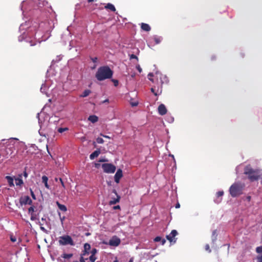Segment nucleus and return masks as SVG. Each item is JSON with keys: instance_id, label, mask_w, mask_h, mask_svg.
Here are the masks:
<instances>
[{"instance_id": "9d476101", "label": "nucleus", "mask_w": 262, "mask_h": 262, "mask_svg": "<svg viewBox=\"0 0 262 262\" xmlns=\"http://www.w3.org/2000/svg\"><path fill=\"white\" fill-rule=\"evenodd\" d=\"M151 92L154 94L155 96H157L161 94L162 93V84L160 86H157V89H156V86H154V87L151 88Z\"/></svg>"}, {"instance_id": "a19ab883", "label": "nucleus", "mask_w": 262, "mask_h": 262, "mask_svg": "<svg viewBox=\"0 0 262 262\" xmlns=\"http://www.w3.org/2000/svg\"><path fill=\"white\" fill-rule=\"evenodd\" d=\"M136 69H137V70L140 72L141 73L142 72V69L140 67V66L139 65H137L136 66Z\"/></svg>"}, {"instance_id": "c85d7f7f", "label": "nucleus", "mask_w": 262, "mask_h": 262, "mask_svg": "<svg viewBox=\"0 0 262 262\" xmlns=\"http://www.w3.org/2000/svg\"><path fill=\"white\" fill-rule=\"evenodd\" d=\"M96 141L99 144H102L104 143V140L102 138L98 137L96 139Z\"/></svg>"}, {"instance_id": "4c0bfd02", "label": "nucleus", "mask_w": 262, "mask_h": 262, "mask_svg": "<svg viewBox=\"0 0 262 262\" xmlns=\"http://www.w3.org/2000/svg\"><path fill=\"white\" fill-rule=\"evenodd\" d=\"M91 59L94 63L97 62L98 61L97 57H91Z\"/></svg>"}, {"instance_id": "09e8293b", "label": "nucleus", "mask_w": 262, "mask_h": 262, "mask_svg": "<svg viewBox=\"0 0 262 262\" xmlns=\"http://www.w3.org/2000/svg\"><path fill=\"white\" fill-rule=\"evenodd\" d=\"M101 136H103V137L105 138H108L110 139V137L108 136H106V135H102V134H100Z\"/></svg>"}, {"instance_id": "37998d69", "label": "nucleus", "mask_w": 262, "mask_h": 262, "mask_svg": "<svg viewBox=\"0 0 262 262\" xmlns=\"http://www.w3.org/2000/svg\"><path fill=\"white\" fill-rule=\"evenodd\" d=\"M59 180H60V182L61 183V184L63 188H64L65 187V185H64V182L62 181V179L61 178H59Z\"/></svg>"}, {"instance_id": "cd10ccee", "label": "nucleus", "mask_w": 262, "mask_h": 262, "mask_svg": "<svg viewBox=\"0 0 262 262\" xmlns=\"http://www.w3.org/2000/svg\"><path fill=\"white\" fill-rule=\"evenodd\" d=\"M154 39L156 42V44H158L161 42V38L160 37L155 36L154 38Z\"/></svg>"}, {"instance_id": "ddd939ff", "label": "nucleus", "mask_w": 262, "mask_h": 262, "mask_svg": "<svg viewBox=\"0 0 262 262\" xmlns=\"http://www.w3.org/2000/svg\"><path fill=\"white\" fill-rule=\"evenodd\" d=\"M22 174H19L18 177L15 179V184L16 186H21V185L24 184V182L21 179Z\"/></svg>"}, {"instance_id": "052dcab7", "label": "nucleus", "mask_w": 262, "mask_h": 262, "mask_svg": "<svg viewBox=\"0 0 262 262\" xmlns=\"http://www.w3.org/2000/svg\"><path fill=\"white\" fill-rule=\"evenodd\" d=\"M225 246H229V244H226V245H224Z\"/></svg>"}, {"instance_id": "4be33fe9", "label": "nucleus", "mask_w": 262, "mask_h": 262, "mask_svg": "<svg viewBox=\"0 0 262 262\" xmlns=\"http://www.w3.org/2000/svg\"><path fill=\"white\" fill-rule=\"evenodd\" d=\"M105 8L106 9H110V10H111L113 12H115L116 11V8H115V6L111 3H108L105 6Z\"/></svg>"}, {"instance_id": "f704fd0d", "label": "nucleus", "mask_w": 262, "mask_h": 262, "mask_svg": "<svg viewBox=\"0 0 262 262\" xmlns=\"http://www.w3.org/2000/svg\"><path fill=\"white\" fill-rule=\"evenodd\" d=\"M130 59H137V60H138V58L137 57V56L134 54H131L130 55Z\"/></svg>"}, {"instance_id": "39448f33", "label": "nucleus", "mask_w": 262, "mask_h": 262, "mask_svg": "<svg viewBox=\"0 0 262 262\" xmlns=\"http://www.w3.org/2000/svg\"><path fill=\"white\" fill-rule=\"evenodd\" d=\"M102 168L103 171L107 173H113L115 172L116 167L115 165L111 163L102 164Z\"/></svg>"}, {"instance_id": "412c9836", "label": "nucleus", "mask_w": 262, "mask_h": 262, "mask_svg": "<svg viewBox=\"0 0 262 262\" xmlns=\"http://www.w3.org/2000/svg\"><path fill=\"white\" fill-rule=\"evenodd\" d=\"M154 241L155 242H161L162 245H164L166 242V240L164 238H162L160 236H157L154 239Z\"/></svg>"}, {"instance_id": "0e129e2a", "label": "nucleus", "mask_w": 262, "mask_h": 262, "mask_svg": "<svg viewBox=\"0 0 262 262\" xmlns=\"http://www.w3.org/2000/svg\"><path fill=\"white\" fill-rule=\"evenodd\" d=\"M261 184H262V177H261Z\"/></svg>"}, {"instance_id": "72a5a7b5", "label": "nucleus", "mask_w": 262, "mask_h": 262, "mask_svg": "<svg viewBox=\"0 0 262 262\" xmlns=\"http://www.w3.org/2000/svg\"><path fill=\"white\" fill-rule=\"evenodd\" d=\"M90 252H91V254L95 255L96 254V253L97 252V250L96 249L93 248L92 249V250Z\"/></svg>"}, {"instance_id": "7c9ffc66", "label": "nucleus", "mask_w": 262, "mask_h": 262, "mask_svg": "<svg viewBox=\"0 0 262 262\" xmlns=\"http://www.w3.org/2000/svg\"><path fill=\"white\" fill-rule=\"evenodd\" d=\"M256 251L258 253H262V247H257Z\"/></svg>"}, {"instance_id": "dca6fc26", "label": "nucleus", "mask_w": 262, "mask_h": 262, "mask_svg": "<svg viewBox=\"0 0 262 262\" xmlns=\"http://www.w3.org/2000/svg\"><path fill=\"white\" fill-rule=\"evenodd\" d=\"M223 194H224L223 191H219L216 192V197L217 198V199L216 200V203H219L221 202L222 198H220L222 197L223 195Z\"/></svg>"}, {"instance_id": "a878e982", "label": "nucleus", "mask_w": 262, "mask_h": 262, "mask_svg": "<svg viewBox=\"0 0 262 262\" xmlns=\"http://www.w3.org/2000/svg\"><path fill=\"white\" fill-rule=\"evenodd\" d=\"M97 257L95 256V255H92L90 256L89 259L91 261V262H95L96 260Z\"/></svg>"}, {"instance_id": "aec40b11", "label": "nucleus", "mask_w": 262, "mask_h": 262, "mask_svg": "<svg viewBox=\"0 0 262 262\" xmlns=\"http://www.w3.org/2000/svg\"><path fill=\"white\" fill-rule=\"evenodd\" d=\"M48 178L46 176H43L42 177V182L44 183L45 187L49 189V185L48 184Z\"/></svg>"}, {"instance_id": "e2e57ef3", "label": "nucleus", "mask_w": 262, "mask_h": 262, "mask_svg": "<svg viewBox=\"0 0 262 262\" xmlns=\"http://www.w3.org/2000/svg\"><path fill=\"white\" fill-rule=\"evenodd\" d=\"M96 68V66H94L92 69H95Z\"/></svg>"}, {"instance_id": "4468645a", "label": "nucleus", "mask_w": 262, "mask_h": 262, "mask_svg": "<svg viewBox=\"0 0 262 262\" xmlns=\"http://www.w3.org/2000/svg\"><path fill=\"white\" fill-rule=\"evenodd\" d=\"M100 154V149H97L95 151H94L93 153H92L90 156V158L91 160L94 159V158L97 157Z\"/></svg>"}, {"instance_id": "f3484780", "label": "nucleus", "mask_w": 262, "mask_h": 262, "mask_svg": "<svg viewBox=\"0 0 262 262\" xmlns=\"http://www.w3.org/2000/svg\"><path fill=\"white\" fill-rule=\"evenodd\" d=\"M56 205H57L58 208L63 212H66L67 211V207L64 205L61 204L59 203V202H56Z\"/></svg>"}, {"instance_id": "473e14b6", "label": "nucleus", "mask_w": 262, "mask_h": 262, "mask_svg": "<svg viewBox=\"0 0 262 262\" xmlns=\"http://www.w3.org/2000/svg\"><path fill=\"white\" fill-rule=\"evenodd\" d=\"M257 262H262V254L261 255H258L256 257Z\"/></svg>"}, {"instance_id": "3c124183", "label": "nucleus", "mask_w": 262, "mask_h": 262, "mask_svg": "<svg viewBox=\"0 0 262 262\" xmlns=\"http://www.w3.org/2000/svg\"><path fill=\"white\" fill-rule=\"evenodd\" d=\"M180 204H179V203H177V204L176 205V208H180Z\"/></svg>"}, {"instance_id": "c03bdc74", "label": "nucleus", "mask_w": 262, "mask_h": 262, "mask_svg": "<svg viewBox=\"0 0 262 262\" xmlns=\"http://www.w3.org/2000/svg\"><path fill=\"white\" fill-rule=\"evenodd\" d=\"M108 160L106 159H101L99 160V162H107Z\"/></svg>"}, {"instance_id": "6ab92c4d", "label": "nucleus", "mask_w": 262, "mask_h": 262, "mask_svg": "<svg viewBox=\"0 0 262 262\" xmlns=\"http://www.w3.org/2000/svg\"><path fill=\"white\" fill-rule=\"evenodd\" d=\"M88 120L92 123H95L98 121V117L95 115H91L89 117Z\"/></svg>"}, {"instance_id": "20e7f679", "label": "nucleus", "mask_w": 262, "mask_h": 262, "mask_svg": "<svg viewBox=\"0 0 262 262\" xmlns=\"http://www.w3.org/2000/svg\"><path fill=\"white\" fill-rule=\"evenodd\" d=\"M59 243L62 245H70L73 246L74 245L72 238L69 235H63L59 237Z\"/></svg>"}, {"instance_id": "0eeeda50", "label": "nucleus", "mask_w": 262, "mask_h": 262, "mask_svg": "<svg viewBox=\"0 0 262 262\" xmlns=\"http://www.w3.org/2000/svg\"><path fill=\"white\" fill-rule=\"evenodd\" d=\"M113 192L115 194L117 198H112L111 200L110 201L108 204L110 205H113L117 204V203H119L120 202L121 197L120 195H119L117 192V191L115 189H113Z\"/></svg>"}, {"instance_id": "a18cd8bd", "label": "nucleus", "mask_w": 262, "mask_h": 262, "mask_svg": "<svg viewBox=\"0 0 262 262\" xmlns=\"http://www.w3.org/2000/svg\"><path fill=\"white\" fill-rule=\"evenodd\" d=\"M114 210L120 209V206L119 205L115 206L113 207Z\"/></svg>"}, {"instance_id": "7ed1b4c3", "label": "nucleus", "mask_w": 262, "mask_h": 262, "mask_svg": "<svg viewBox=\"0 0 262 262\" xmlns=\"http://www.w3.org/2000/svg\"><path fill=\"white\" fill-rule=\"evenodd\" d=\"M244 173L248 176L251 182L257 180L260 177L259 170L257 169L252 168L250 165L245 167Z\"/></svg>"}, {"instance_id": "8fccbe9b", "label": "nucleus", "mask_w": 262, "mask_h": 262, "mask_svg": "<svg viewBox=\"0 0 262 262\" xmlns=\"http://www.w3.org/2000/svg\"><path fill=\"white\" fill-rule=\"evenodd\" d=\"M209 248H210V247H206V248H205V250L206 251H208L209 252H210L211 251Z\"/></svg>"}, {"instance_id": "680f3d73", "label": "nucleus", "mask_w": 262, "mask_h": 262, "mask_svg": "<svg viewBox=\"0 0 262 262\" xmlns=\"http://www.w3.org/2000/svg\"><path fill=\"white\" fill-rule=\"evenodd\" d=\"M113 262H118V260H115Z\"/></svg>"}, {"instance_id": "393cba45", "label": "nucleus", "mask_w": 262, "mask_h": 262, "mask_svg": "<svg viewBox=\"0 0 262 262\" xmlns=\"http://www.w3.org/2000/svg\"><path fill=\"white\" fill-rule=\"evenodd\" d=\"M72 256H73V254L72 253H69V254L63 253L61 255V257L64 258L65 259H70Z\"/></svg>"}, {"instance_id": "423d86ee", "label": "nucleus", "mask_w": 262, "mask_h": 262, "mask_svg": "<svg viewBox=\"0 0 262 262\" xmlns=\"http://www.w3.org/2000/svg\"><path fill=\"white\" fill-rule=\"evenodd\" d=\"M178 234V233L176 230H172L169 234L166 235V238L169 241L171 244H174L177 239L176 236Z\"/></svg>"}, {"instance_id": "2f4dec72", "label": "nucleus", "mask_w": 262, "mask_h": 262, "mask_svg": "<svg viewBox=\"0 0 262 262\" xmlns=\"http://www.w3.org/2000/svg\"><path fill=\"white\" fill-rule=\"evenodd\" d=\"M153 76H154V75L151 73H149L148 75L149 80L152 82L154 81V79L151 78V77H152Z\"/></svg>"}, {"instance_id": "9b49d317", "label": "nucleus", "mask_w": 262, "mask_h": 262, "mask_svg": "<svg viewBox=\"0 0 262 262\" xmlns=\"http://www.w3.org/2000/svg\"><path fill=\"white\" fill-rule=\"evenodd\" d=\"M122 176L123 174L122 170L121 169H118L114 176L115 181L117 183H118Z\"/></svg>"}, {"instance_id": "bb28decb", "label": "nucleus", "mask_w": 262, "mask_h": 262, "mask_svg": "<svg viewBox=\"0 0 262 262\" xmlns=\"http://www.w3.org/2000/svg\"><path fill=\"white\" fill-rule=\"evenodd\" d=\"M68 130V128L67 127H64V128L60 127V128H58V132L60 133H62L64 132V131H66Z\"/></svg>"}, {"instance_id": "1a4fd4ad", "label": "nucleus", "mask_w": 262, "mask_h": 262, "mask_svg": "<svg viewBox=\"0 0 262 262\" xmlns=\"http://www.w3.org/2000/svg\"><path fill=\"white\" fill-rule=\"evenodd\" d=\"M19 202L21 205H27V204H31L32 203V201L30 198L27 195L22 196L20 198Z\"/></svg>"}, {"instance_id": "b1692460", "label": "nucleus", "mask_w": 262, "mask_h": 262, "mask_svg": "<svg viewBox=\"0 0 262 262\" xmlns=\"http://www.w3.org/2000/svg\"><path fill=\"white\" fill-rule=\"evenodd\" d=\"M91 93V91L90 90H85L82 93V94L80 95L81 97H86L88 96Z\"/></svg>"}, {"instance_id": "5fc2aeb1", "label": "nucleus", "mask_w": 262, "mask_h": 262, "mask_svg": "<svg viewBox=\"0 0 262 262\" xmlns=\"http://www.w3.org/2000/svg\"><path fill=\"white\" fill-rule=\"evenodd\" d=\"M135 74L133 73V74L131 75V76H132V77L133 78L135 76Z\"/></svg>"}, {"instance_id": "ea45409f", "label": "nucleus", "mask_w": 262, "mask_h": 262, "mask_svg": "<svg viewBox=\"0 0 262 262\" xmlns=\"http://www.w3.org/2000/svg\"><path fill=\"white\" fill-rule=\"evenodd\" d=\"M58 215H59V217H60V220H61V223H62V222H63V220H64V219H65V217H64V216H62V217H61V215H60V212H58Z\"/></svg>"}, {"instance_id": "603ef678", "label": "nucleus", "mask_w": 262, "mask_h": 262, "mask_svg": "<svg viewBox=\"0 0 262 262\" xmlns=\"http://www.w3.org/2000/svg\"><path fill=\"white\" fill-rule=\"evenodd\" d=\"M83 246H90V245L89 244H88V243H85Z\"/></svg>"}, {"instance_id": "4d7b16f0", "label": "nucleus", "mask_w": 262, "mask_h": 262, "mask_svg": "<svg viewBox=\"0 0 262 262\" xmlns=\"http://www.w3.org/2000/svg\"><path fill=\"white\" fill-rule=\"evenodd\" d=\"M133 106H136L137 105V103H134L132 104Z\"/></svg>"}, {"instance_id": "6e6d98bb", "label": "nucleus", "mask_w": 262, "mask_h": 262, "mask_svg": "<svg viewBox=\"0 0 262 262\" xmlns=\"http://www.w3.org/2000/svg\"><path fill=\"white\" fill-rule=\"evenodd\" d=\"M215 234H216V231H215V230H214V231H213V235H215Z\"/></svg>"}, {"instance_id": "f257e3e1", "label": "nucleus", "mask_w": 262, "mask_h": 262, "mask_svg": "<svg viewBox=\"0 0 262 262\" xmlns=\"http://www.w3.org/2000/svg\"><path fill=\"white\" fill-rule=\"evenodd\" d=\"M113 75V71L107 66H102L98 68L95 74V77L99 81L111 78Z\"/></svg>"}, {"instance_id": "c9c22d12", "label": "nucleus", "mask_w": 262, "mask_h": 262, "mask_svg": "<svg viewBox=\"0 0 262 262\" xmlns=\"http://www.w3.org/2000/svg\"><path fill=\"white\" fill-rule=\"evenodd\" d=\"M112 81L113 82L114 85L117 86L118 85V80L116 79H112Z\"/></svg>"}, {"instance_id": "2eb2a0df", "label": "nucleus", "mask_w": 262, "mask_h": 262, "mask_svg": "<svg viewBox=\"0 0 262 262\" xmlns=\"http://www.w3.org/2000/svg\"><path fill=\"white\" fill-rule=\"evenodd\" d=\"M141 29L145 31H149L151 30V28L149 25L147 24L142 23L141 25Z\"/></svg>"}, {"instance_id": "58836bf2", "label": "nucleus", "mask_w": 262, "mask_h": 262, "mask_svg": "<svg viewBox=\"0 0 262 262\" xmlns=\"http://www.w3.org/2000/svg\"><path fill=\"white\" fill-rule=\"evenodd\" d=\"M31 195L33 199H36L35 195L31 189H30Z\"/></svg>"}, {"instance_id": "79ce46f5", "label": "nucleus", "mask_w": 262, "mask_h": 262, "mask_svg": "<svg viewBox=\"0 0 262 262\" xmlns=\"http://www.w3.org/2000/svg\"><path fill=\"white\" fill-rule=\"evenodd\" d=\"M22 174V176H23L25 178H27L28 177V173L27 172H26V171H24L23 173L21 174Z\"/></svg>"}, {"instance_id": "49530a36", "label": "nucleus", "mask_w": 262, "mask_h": 262, "mask_svg": "<svg viewBox=\"0 0 262 262\" xmlns=\"http://www.w3.org/2000/svg\"><path fill=\"white\" fill-rule=\"evenodd\" d=\"M251 197L250 196H247L246 197V200L248 201V202H250L251 201Z\"/></svg>"}, {"instance_id": "bf43d9fd", "label": "nucleus", "mask_w": 262, "mask_h": 262, "mask_svg": "<svg viewBox=\"0 0 262 262\" xmlns=\"http://www.w3.org/2000/svg\"><path fill=\"white\" fill-rule=\"evenodd\" d=\"M129 262H133V259H130L129 260Z\"/></svg>"}, {"instance_id": "a211bd4d", "label": "nucleus", "mask_w": 262, "mask_h": 262, "mask_svg": "<svg viewBox=\"0 0 262 262\" xmlns=\"http://www.w3.org/2000/svg\"><path fill=\"white\" fill-rule=\"evenodd\" d=\"M5 178L7 179L10 187L14 186V184L13 183V178L12 177L10 176H6Z\"/></svg>"}, {"instance_id": "de8ad7c7", "label": "nucleus", "mask_w": 262, "mask_h": 262, "mask_svg": "<svg viewBox=\"0 0 262 262\" xmlns=\"http://www.w3.org/2000/svg\"><path fill=\"white\" fill-rule=\"evenodd\" d=\"M80 262H85L83 256H81L80 258Z\"/></svg>"}, {"instance_id": "e433bc0d", "label": "nucleus", "mask_w": 262, "mask_h": 262, "mask_svg": "<svg viewBox=\"0 0 262 262\" xmlns=\"http://www.w3.org/2000/svg\"><path fill=\"white\" fill-rule=\"evenodd\" d=\"M10 239L12 242H15L16 241V238L15 236L11 235L10 237Z\"/></svg>"}, {"instance_id": "6e6552de", "label": "nucleus", "mask_w": 262, "mask_h": 262, "mask_svg": "<svg viewBox=\"0 0 262 262\" xmlns=\"http://www.w3.org/2000/svg\"><path fill=\"white\" fill-rule=\"evenodd\" d=\"M120 239L117 236H113L109 241L110 246H119L120 244Z\"/></svg>"}, {"instance_id": "5701e85b", "label": "nucleus", "mask_w": 262, "mask_h": 262, "mask_svg": "<svg viewBox=\"0 0 262 262\" xmlns=\"http://www.w3.org/2000/svg\"><path fill=\"white\" fill-rule=\"evenodd\" d=\"M84 249L83 251L82 255H88L90 253H91V251L92 250L91 249V247H84Z\"/></svg>"}, {"instance_id": "f03ea898", "label": "nucleus", "mask_w": 262, "mask_h": 262, "mask_svg": "<svg viewBox=\"0 0 262 262\" xmlns=\"http://www.w3.org/2000/svg\"><path fill=\"white\" fill-rule=\"evenodd\" d=\"M245 185L241 182H235L229 188V193L233 198L237 197L243 194Z\"/></svg>"}, {"instance_id": "13d9d810", "label": "nucleus", "mask_w": 262, "mask_h": 262, "mask_svg": "<svg viewBox=\"0 0 262 262\" xmlns=\"http://www.w3.org/2000/svg\"><path fill=\"white\" fill-rule=\"evenodd\" d=\"M31 220H32V221L34 220V218H33V217L32 216L31 217Z\"/></svg>"}, {"instance_id": "c756f323", "label": "nucleus", "mask_w": 262, "mask_h": 262, "mask_svg": "<svg viewBox=\"0 0 262 262\" xmlns=\"http://www.w3.org/2000/svg\"><path fill=\"white\" fill-rule=\"evenodd\" d=\"M28 211L29 213H31L32 215L33 212L34 211V207L33 206L30 207L28 209Z\"/></svg>"}, {"instance_id": "864d4df0", "label": "nucleus", "mask_w": 262, "mask_h": 262, "mask_svg": "<svg viewBox=\"0 0 262 262\" xmlns=\"http://www.w3.org/2000/svg\"><path fill=\"white\" fill-rule=\"evenodd\" d=\"M93 1H94V0H88V2L89 3H91V2H93Z\"/></svg>"}, {"instance_id": "f8f14e48", "label": "nucleus", "mask_w": 262, "mask_h": 262, "mask_svg": "<svg viewBox=\"0 0 262 262\" xmlns=\"http://www.w3.org/2000/svg\"><path fill=\"white\" fill-rule=\"evenodd\" d=\"M158 113L160 115L163 116L167 113V109L163 104H161L158 108Z\"/></svg>"}]
</instances>
